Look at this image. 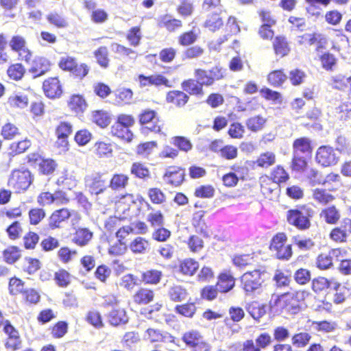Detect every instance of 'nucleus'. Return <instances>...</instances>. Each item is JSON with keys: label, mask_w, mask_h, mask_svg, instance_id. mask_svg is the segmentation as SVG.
Here are the masks:
<instances>
[{"label": "nucleus", "mask_w": 351, "mask_h": 351, "mask_svg": "<svg viewBox=\"0 0 351 351\" xmlns=\"http://www.w3.org/2000/svg\"><path fill=\"white\" fill-rule=\"evenodd\" d=\"M308 295L306 291L285 293L280 295L272 296L269 302V308L279 307L285 309L292 315L297 314L301 310L300 302Z\"/></svg>", "instance_id": "f257e3e1"}, {"label": "nucleus", "mask_w": 351, "mask_h": 351, "mask_svg": "<svg viewBox=\"0 0 351 351\" xmlns=\"http://www.w3.org/2000/svg\"><path fill=\"white\" fill-rule=\"evenodd\" d=\"M266 271L261 269L244 273L240 278L241 287L247 295L260 294L263 291Z\"/></svg>", "instance_id": "f03ea898"}, {"label": "nucleus", "mask_w": 351, "mask_h": 351, "mask_svg": "<svg viewBox=\"0 0 351 351\" xmlns=\"http://www.w3.org/2000/svg\"><path fill=\"white\" fill-rule=\"evenodd\" d=\"M314 210L306 206L298 208L290 209L287 213V220L291 225L298 229L305 230L311 226V218L314 215Z\"/></svg>", "instance_id": "7ed1b4c3"}, {"label": "nucleus", "mask_w": 351, "mask_h": 351, "mask_svg": "<svg viewBox=\"0 0 351 351\" xmlns=\"http://www.w3.org/2000/svg\"><path fill=\"white\" fill-rule=\"evenodd\" d=\"M34 180L31 172L26 169H14L8 178V186L15 193L26 191Z\"/></svg>", "instance_id": "20e7f679"}, {"label": "nucleus", "mask_w": 351, "mask_h": 351, "mask_svg": "<svg viewBox=\"0 0 351 351\" xmlns=\"http://www.w3.org/2000/svg\"><path fill=\"white\" fill-rule=\"evenodd\" d=\"M10 50L17 54L18 60L29 64L33 58V51L29 48L26 38L21 34H14L9 41Z\"/></svg>", "instance_id": "39448f33"}, {"label": "nucleus", "mask_w": 351, "mask_h": 351, "mask_svg": "<svg viewBox=\"0 0 351 351\" xmlns=\"http://www.w3.org/2000/svg\"><path fill=\"white\" fill-rule=\"evenodd\" d=\"M195 78L204 86H211L216 81L221 80L225 77L224 70L219 66H214L209 70L197 68L193 73Z\"/></svg>", "instance_id": "423d86ee"}, {"label": "nucleus", "mask_w": 351, "mask_h": 351, "mask_svg": "<svg viewBox=\"0 0 351 351\" xmlns=\"http://www.w3.org/2000/svg\"><path fill=\"white\" fill-rule=\"evenodd\" d=\"M138 123L149 132L160 133L162 132L161 121L156 110L145 108L138 115Z\"/></svg>", "instance_id": "0eeeda50"}, {"label": "nucleus", "mask_w": 351, "mask_h": 351, "mask_svg": "<svg viewBox=\"0 0 351 351\" xmlns=\"http://www.w3.org/2000/svg\"><path fill=\"white\" fill-rule=\"evenodd\" d=\"M42 89L45 95L51 99L60 98L64 93L63 86L58 76L45 79L43 82Z\"/></svg>", "instance_id": "6e6552de"}, {"label": "nucleus", "mask_w": 351, "mask_h": 351, "mask_svg": "<svg viewBox=\"0 0 351 351\" xmlns=\"http://www.w3.org/2000/svg\"><path fill=\"white\" fill-rule=\"evenodd\" d=\"M137 81L139 86L141 88L149 86H165L167 88L172 87L171 82L162 73H156L149 75L139 74L137 77Z\"/></svg>", "instance_id": "1a4fd4ad"}, {"label": "nucleus", "mask_w": 351, "mask_h": 351, "mask_svg": "<svg viewBox=\"0 0 351 351\" xmlns=\"http://www.w3.org/2000/svg\"><path fill=\"white\" fill-rule=\"evenodd\" d=\"M298 43L304 47L316 45L315 51L319 53L326 48L327 41L322 34L313 32L305 33L298 36Z\"/></svg>", "instance_id": "9d476101"}, {"label": "nucleus", "mask_w": 351, "mask_h": 351, "mask_svg": "<svg viewBox=\"0 0 351 351\" xmlns=\"http://www.w3.org/2000/svg\"><path fill=\"white\" fill-rule=\"evenodd\" d=\"M69 110L75 116H82L86 111L88 104L85 96L80 93H73L66 100Z\"/></svg>", "instance_id": "9b49d317"}, {"label": "nucleus", "mask_w": 351, "mask_h": 351, "mask_svg": "<svg viewBox=\"0 0 351 351\" xmlns=\"http://www.w3.org/2000/svg\"><path fill=\"white\" fill-rule=\"evenodd\" d=\"M73 132V125L67 121H62L58 123L55 128V134L57 138L58 147H62L63 151L68 149V138Z\"/></svg>", "instance_id": "f8f14e48"}, {"label": "nucleus", "mask_w": 351, "mask_h": 351, "mask_svg": "<svg viewBox=\"0 0 351 351\" xmlns=\"http://www.w3.org/2000/svg\"><path fill=\"white\" fill-rule=\"evenodd\" d=\"M32 61L29 72L34 77L43 76L51 70V62L45 56H37Z\"/></svg>", "instance_id": "ddd939ff"}, {"label": "nucleus", "mask_w": 351, "mask_h": 351, "mask_svg": "<svg viewBox=\"0 0 351 351\" xmlns=\"http://www.w3.org/2000/svg\"><path fill=\"white\" fill-rule=\"evenodd\" d=\"M156 21L158 27L163 28L170 33L176 32L183 27L182 21L180 19L173 17L170 14H165L159 16Z\"/></svg>", "instance_id": "4468645a"}, {"label": "nucleus", "mask_w": 351, "mask_h": 351, "mask_svg": "<svg viewBox=\"0 0 351 351\" xmlns=\"http://www.w3.org/2000/svg\"><path fill=\"white\" fill-rule=\"evenodd\" d=\"M85 185L91 194L99 195L106 189V181L99 173L92 174L84 178Z\"/></svg>", "instance_id": "2eb2a0df"}, {"label": "nucleus", "mask_w": 351, "mask_h": 351, "mask_svg": "<svg viewBox=\"0 0 351 351\" xmlns=\"http://www.w3.org/2000/svg\"><path fill=\"white\" fill-rule=\"evenodd\" d=\"M165 101L167 104L181 108L186 106L189 101V95L183 90H169L165 95Z\"/></svg>", "instance_id": "dca6fc26"}, {"label": "nucleus", "mask_w": 351, "mask_h": 351, "mask_svg": "<svg viewBox=\"0 0 351 351\" xmlns=\"http://www.w3.org/2000/svg\"><path fill=\"white\" fill-rule=\"evenodd\" d=\"M272 47L275 55L280 58L287 56L291 51L287 38L284 35H278L274 38Z\"/></svg>", "instance_id": "f3484780"}, {"label": "nucleus", "mask_w": 351, "mask_h": 351, "mask_svg": "<svg viewBox=\"0 0 351 351\" xmlns=\"http://www.w3.org/2000/svg\"><path fill=\"white\" fill-rule=\"evenodd\" d=\"M184 176V169L176 167H170L164 175V180L172 185L179 186L182 183Z\"/></svg>", "instance_id": "a211bd4d"}, {"label": "nucleus", "mask_w": 351, "mask_h": 351, "mask_svg": "<svg viewBox=\"0 0 351 351\" xmlns=\"http://www.w3.org/2000/svg\"><path fill=\"white\" fill-rule=\"evenodd\" d=\"M108 320L110 325L113 326H119L125 325L128 322L129 317L126 311L123 308H112L108 314Z\"/></svg>", "instance_id": "6ab92c4d"}, {"label": "nucleus", "mask_w": 351, "mask_h": 351, "mask_svg": "<svg viewBox=\"0 0 351 351\" xmlns=\"http://www.w3.org/2000/svg\"><path fill=\"white\" fill-rule=\"evenodd\" d=\"M181 87L184 91L190 95L201 97L204 95L203 87L195 78H189L183 80L181 83Z\"/></svg>", "instance_id": "aec40b11"}, {"label": "nucleus", "mask_w": 351, "mask_h": 351, "mask_svg": "<svg viewBox=\"0 0 351 351\" xmlns=\"http://www.w3.org/2000/svg\"><path fill=\"white\" fill-rule=\"evenodd\" d=\"M221 12L222 10H219L208 14L204 22V27L212 32L219 29L223 25V19L221 16Z\"/></svg>", "instance_id": "412c9836"}, {"label": "nucleus", "mask_w": 351, "mask_h": 351, "mask_svg": "<svg viewBox=\"0 0 351 351\" xmlns=\"http://www.w3.org/2000/svg\"><path fill=\"white\" fill-rule=\"evenodd\" d=\"M235 286V278L230 274L221 273L216 285L220 293H228Z\"/></svg>", "instance_id": "4be33fe9"}, {"label": "nucleus", "mask_w": 351, "mask_h": 351, "mask_svg": "<svg viewBox=\"0 0 351 351\" xmlns=\"http://www.w3.org/2000/svg\"><path fill=\"white\" fill-rule=\"evenodd\" d=\"M341 254L339 249H333L328 254L322 253L317 258V267L320 269H327L332 265V257H338Z\"/></svg>", "instance_id": "5701e85b"}, {"label": "nucleus", "mask_w": 351, "mask_h": 351, "mask_svg": "<svg viewBox=\"0 0 351 351\" xmlns=\"http://www.w3.org/2000/svg\"><path fill=\"white\" fill-rule=\"evenodd\" d=\"M287 75L283 69L270 71L267 76L269 84L273 87H280L287 81Z\"/></svg>", "instance_id": "b1692460"}, {"label": "nucleus", "mask_w": 351, "mask_h": 351, "mask_svg": "<svg viewBox=\"0 0 351 351\" xmlns=\"http://www.w3.org/2000/svg\"><path fill=\"white\" fill-rule=\"evenodd\" d=\"M111 134L127 142H131L134 138V134L128 128H125L117 121H114L110 128Z\"/></svg>", "instance_id": "393cba45"}, {"label": "nucleus", "mask_w": 351, "mask_h": 351, "mask_svg": "<svg viewBox=\"0 0 351 351\" xmlns=\"http://www.w3.org/2000/svg\"><path fill=\"white\" fill-rule=\"evenodd\" d=\"M71 213L67 208H61L55 210L51 217L49 218V226L51 229L53 230L59 227V224L69 219Z\"/></svg>", "instance_id": "a878e982"}, {"label": "nucleus", "mask_w": 351, "mask_h": 351, "mask_svg": "<svg viewBox=\"0 0 351 351\" xmlns=\"http://www.w3.org/2000/svg\"><path fill=\"white\" fill-rule=\"evenodd\" d=\"M97 154H111L117 151V145L108 138H102L97 141L94 145Z\"/></svg>", "instance_id": "bb28decb"}, {"label": "nucleus", "mask_w": 351, "mask_h": 351, "mask_svg": "<svg viewBox=\"0 0 351 351\" xmlns=\"http://www.w3.org/2000/svg\"><path fill=\"white\" fill-rule=\"evenodd\" d=\"M245 308L254 319L259 321L260 318L266 314L267 306L261 304L257 301H253L248 304Z\"/></svg>", "instance_id": "cd10ccee"}, {"label": "nucleus", "mask_w": 351, "mask_h": 351, "mask_svg": "<svg viewBox=\"0 0 351 351\" xmlns=\"http://www.w3.org/2000/svg\"><path fill=\"white\" fill-rule=\"evenodd\" d=\"M293 148L295 153L311 154L313 146L311 139L304 136L296 138L293 141Z\"/></svg>", "instance_id": "c85d7f7f"}, {"label": "nucleus", "mask_w": 351, "mask_h": 351, "mask_svg": "<svg viewBox=\"0 0 351 351\" xmlns=\"http://www.w3.org/2000/svg\"><path fill=\"white\" fill-rule=\"evenodd\" d=\"M47 22L58 29L66 28L69 26L67 18L61 13L52 12L46 16Z\"/></svg>", "instance_id": "c756f323"}, {"label": "nucleus", "mask_w": 351, "mask_h": 351, "mask_svg": "<svg viewBox=\"0 0 351 351\" xmlns=\"http://www.w3.org/2000/svg\"><path fill=\"white\" fill-rule=\"evenodd\" d=\"M93 56L100 67L107 69L109 66L110 60L108 49L106 46L99 47L93 51Z\"/></svg>", "instance_id": "7c9ffc66"}, {"label": "nucleus", "mask_w": 351, "mask_h": 351, "mask_svg": "<svg viewBox=\"0 0 351 351\" xmlns=\"http://www.w3.org/2000/svg\"><path fill=\"white\" fill-rule=\"evenodd\" d=\"M28 97L23 94H13L8 97L7 103L10 108L23 109L28 105Z\"/></svg>", "instance_id": "2f4dec72"}, {"label": "nucleus", "mask_w": 351, "mask_h": 351, "mask_svg": "<svg viewBox=\"0 0 351 351\" xmlns=\"http://www.w3.org/2000/svg\"><path fill=\"white\" fill-rule=\"evenodd\" d=\"M275 155H260L256 160L247 161L249 167L255 169L257 167L268 168L275 163Z\"/></svg>", "instance_id": "473e14b6"}, {"label": "nucleus", "mask_w": 351, "mask_h": 351, "mask_svg": "<svg viewBox=\"0 0 351 351\" xmlns=\"http://www.w3.org/2000/svg\"><path fill=\"white\" fill-rule=\"evenodd\" d=\"M134 93L130 88H121L114 95V101L118 106L129 105L132 103Z\"/></svg>", "instance_id": "72a5a7b5"}, {"label": "nucleus", "mask_w": 351, "mask_h": 351, "mask_svg": "<svg viewBox=\"0 0 351 351\" xmlns=\"http://www.w3.org/2000/svg\"><path fill=\"white\" fill-rule=\"evenodd\" d=\"M6 73L10 80L19 81L25 73V68L21 63H14L8 67Z\"/></svg>", "instance_id": "f704fd0d"}, {"label": "nucleus", "mask_w": 351, "mask_h": 351, "mask_svg": "<svg viewBox=\"0 0 351 351\" xmlns=\"http://www.w3.org/2000/svg\"><path fill=\"white\" fill-rule=\"evenodd\" d=\"M125 37L130 46H138L141 44V39L143 38L141 26H134L130 28Z\"/></svg>", "instance_id": "c9c22d12"}, {"label": "nucleus", "mask_w": 351, "mask_h": 351, "mask_svg": "<svg viewBox=\"0 0 351 351\" xmlns=\"http://www.w3.org/2000/svg\"><path fill=\"white\" fill-rule=\"evenodd\" d=\"M266 121L265 118L258 114L248 118L246 120L245 125L250 131L256 132L264 128Z\"/></svg>", "instance_id": "e433bc0d"}, {"label": "nucleus", "mask_w": 351, "mask_h": 351, "mask_svg": "<svg viewBox=\"0 0 351 351\" xmlns=\"http://www.w3.org/2000/svg\"><path fill=\"white\" fill-rule=\"evenodd\" d=\"M332 287L331 291H335L333 296L334 303L337 304L343 303L349 293V290L345 286L341 285L337 282L332 283Z\"/></svg>", "instance_id": "4c0bfd02"}, {"label": "nucleus", "mask_w": 351, "mask_h": 351, "mask_svg": "<svg viewBox=\"0 0 351 351\" xmlns=\"http://www.w3.org/2000/svg\"><path fill=\"white\" fill-rule=\"evenodd\" d=\"M93 237V233L87 228L78 229L73 238V241L80 246H85Z\"/></svg>", "instance_id": "58836bf2"}, {"label": "nucleus", "mask_w": 351, "mask_h": 351, "mask_svg": "<svg viewBox=\"0 0 351 351\" xmlns=\"http://www.w3.org/2000/svg\"><path fill=\"white\" fill-rule=\"evenodd\" d=\"M90 71V66L85 62H78L75 64L70 75L76 80H82L88 76Z\"/></svg>", "instance_id": "ea45409f"}, {"label": "nucleus", "mask_w": 351, "mask_h": 351, "mask_svg": "<svg viewBox=\"0 0 351 351\" xmlns=\"http://www.w3.org/2000/svg\"><path fill=\"white\" fill-rule=\"evenodd\" d=\"M171 143L179 151L183 152H189L193 148L191 141L188 138L183 136H175L172 137Z\"/></svg>", "instance_id": "a19ab883"}, {"label": "nucleus", "mask_w": 351, "mask_h": 351, "mask_svg": "<svg viewBox=\"0 0 351 351\" xmlns=\"http://www.w3.org/2000/svg\"><path fill=\"white\" fill-rule=\"evenodd\" d=\"M210 149L214 152H220L221 154H237V147L232 145H223V141L215 139L210 144Z\"/></svg>", "instance_id": "79ce46f5"}, {"label": "nucleus", "mask_w": 351, "mask_h": 351, "mask_svg": "<svg viewBox=\"0 0 351 351\" xmlns=\"http://www.w3.org/2000/svg\"><path fill=\"white\" fill-rule=\"evenodd\" d=\"M241 31L240 27L237 23V19L234 16H230L228 19L225 32L226 34L223 36L219 43L224 42L228 40V36L236 35Z\"/></svg>", "instance_id": "37998d69"}, {"label": "nucleus", "mask_w": 351, "mask_h": 351, "mask_svg": "<svg viewBox=\"0 0 351 351\" xmlns=\"http://www.w3.org/2000/svg\"><path fill=\"white\" fill-rule=\"evenodd\" d=\"M93 121L99 127L106 128L110 123V117L108 112L103 110H95L92 112Z\"/></svg>", "instance_id": "c03bdc74"}, {"label": "nucleus", "mask_w": 351, "mask_h": 351, "mask_svg": "<svg viewBox=\"0 0 351 351\" xmlns=\"http://www.w3.org/2000/svg\"><path fill=\"white\" fill-rule=\"evenodd\" d=\"M319 60L322 67L326 71H332L337 64L335 55L329 51L322 53L319 56Z\"/></svg>", "instance_id": "a18cd8bd"}, {"label": "nucleus", "mask_w": 351, "mask_h": 351, "mask_svg": "<svg viewBox=\"0 0 351 351\" xmlns=\"http://www.w3.org/2000/svg\"><path fill=\"white\" fill-rule=\"evenodd\" d=\"M336 281L329 280L324 277H318L312 281V289L316 292L319 293L324 289H329L331 291L332 287V284L335 283Z\"/></svg>", "instance_id": "49530a36"}, {"label": "nucleus", "mask_w": 351, "mask_h": 351, "mask_svg": "<svg viewBox=\"0 0 351 351\" xmlns=\"http://www.w3.org/2000/svg\"><path fill=\"white\" fill-rule=\"evenodd\" d=\"M199 267V263L193 259L184 260L180 265V271L184 275L193 276Z\"/></svg>", "instance_id": "de8ad7c7"}, {"label": "nucleus", "mask_w": 351, "mask_h": 351, "mask_svg": "<svg viewBox=\"0 0 351 351\" xmlns=\"http://www.w3.org/2000/svg\"><path fill=\"white\" fill-rule=\"evenodd\" d=\"M179 4L176 7V12L183 18L192 15L194 11L191 0H178Z\"/></svg>", "instance_id": "09e8293b"}, {"label": "nucleus", "mask_w": 351, "mask_h": 351, "mask_svg": "<svg viewBox=\"0 0 351 351\" xmlns=\"http://www.w3.org/2000/svg\"><path fill=\"white\" fill-rule=\"evenodd\" d=\"M153 291L147 289H141L134 295V302L139 304H147L154 299Z\"/></svg>", "instance_id": "8fccbe9b"}, {"label": "nucleus", "mask_w": 351, "mask_h": 351, "mask_svg": "<svg viewBox=\"0 0 351 351\" xmlns=\"http://www.w3.org/2000/svg\"><path fill=\"white\" fill-rule=\"evenodd\" d=\"M18 134H19V128L11 122H7L1 127V135L5 140L13 139Z\"/></svg>", "instance_id": "3c124183"}, {"label": "nucleus", "mask_w": 351, "mask_h": 351, "mask_svg": "<svg viewBox=\"0 0 351 351\" xmlns=\"http://www.w3.org/2000/svg\"><path fill=\"white\" fill-rule=\"evenodd\" d=\"M168 295L172 301L181 302L186 298L187 292L182 287L176 285L169 289Z\"/></svg>", "instance_id": "603ef678"}, {"label": "nucleus", "mask_w": 351, "mask_h": 351, "mask_svg": "<svg viewBox=\"0 0 351 351\" xmlns=\"http://www.w3.org/2000/svg\"><path fill=\"white\" fill-rule=\"evenodd\" d=\"M77 59L73 56H66L61 57L58 61V67L63 71L71 73Z\"/></svg>", "instance_id": "864d4df0"}, {"label": "nucleus", "mask_w": 351, "mask_h": 351, "mask_svg": "<svg viewBox=\"0 0 351 351\" xmlns=\"http://www.w3.org/2000/svg\"><path fill=\"white\" fill-rule=\"evenodd\" d=\"M306 77V73L298 68L292 69L289 73V79L291 84L294 86L301 85Z\"/></svg>", "instance_id": "5fc2aeb1"}, {"label": "nucleus", "mask_w": 351, "mask_h": 351, "mask_svg": "<svg viewBox=\"0 0 351 351\" xmlns=\"http://www.w3.org/2000/svg\"><path fill=\"white\" fill-rule=\"evenodd\" d=\"M197 39V35L195 31L189 30L184 32L178 37V42L180 46L186 47L193 44Z\"/></svg>", "instance_id": "6e6d98bb"}, {"label": "nucleus", "mask_w": 351, "mask_h": 351, "mask_svg": "<svg viewBox=\"0 0 351 351\" xmlns=\"http://www.w3.org/2000/svg\"><path fill=\"white\" fill-rule=\"evenodd\" d=\"M202 336L197 330H190L183 334L182 340L189 348H193L197 346L198 341L201 340Z\"/></svg>", "instance_id": "4d7b16f0"}, {"label": "nucleus", "mask_w": 351, "mask_h": 351, "mask_svg": "<svg viewBox=\"0 0 351 351\" xmlns=\"http://www.w3.org/2000/svg\"><path fill=\"white\" fill-rule=\"evenodd\" d=\"M158 56L162 62L171 63L176 58L177 50L172 47H165L159 51Z\"/></svg>", "instance_id": "13d9d810"}, {"label": "nucleus", "mask_w": 351, "mask_h": 351, "mask_svg": "<svg viewBox=\"0 0 351 351\" xmlns=\"http://www.w3.org/2000/svg\"><path fill=\"white\" fill-rule=\"evenodd\" d=\"M311 335L305 332L295 334L292 338V344L297 348H304L308 344Z\"/></svg>", "instance_id": "bf43d9fd"}, {"label": "nucleus", "mask_w": 351, "mask_h": 351, "mask_svg": "<svg viewBox=\"0 0 351 351\" xmlns=\"http://www.w3.org/2000/svg\"><path fill=\"white\" fill-rule=\"evenodd\" d=\"M259 93L261 96L267 101H271L273 103H280L282 101V95L280 93L273 90L269 88H262Z\"/></svg>", "instance_id": "052dcab7"}, {"label": "nucleus", "mask_w": 351, "mask_h": 351, "mask_svg": "<svg viewBox=\"0 0 351 351\" xmlns=\"http://www.w3.org/2000/svg\"><path fill=\"white\" fill-rule=\"evenodd\" d=\"M162 277V272L155 269L148 270L142 274V280L146 284H158Z\"/></svg>", "instance_id": "680f3d73"}, {"label": "nucleus", "mask_w": 351, "mask_h": 351, "mask_svg": "<svg viewBox=\"0 0 351 351\" xmlns=\"http://www.w3.org/2000/svg\"><path fill=\"white\" fill-rule=\"evenodd\" d=\"M245 130L242 123L232 122L228 130V134L232 138L241 139L243 137Z\"/></svg>", "instance_id": "e2e57ef3"}, {"label": "nucleus", "mask_w": 351, "mask_h": 351, "mask_svg": "<svg viewBox=\"0 0 351 351\" xmlns=\"http://www.w3.org/2000/svg\"><path fill=\"white\" fill-rule=\"evenodd\" d=\"M306 177L311 186H314L317 184H324L326 180L322 174L315 169H311L306 172Z\"/></svg>", "instance_id": "0e129e2a"}, {"label": "nucleus", "mask_w": 351, "mask_h": 351, "mask_svg": "<svg viewBox=\"0 0 351 351\" xmlns=\"http://www.w3.org/2000/svg\"><path fill=\"white\" fill-rule=\"evenodd\" d=\"M149 243L145 239L142 237H136L130 244V250L136 254L144 253Z\"/></svg>", "instance_id": "69168bd1"}, {"label": "nucleus", "mask_w": 351, "mask_h": 351, "mask_svg": "<svg viewBox=\"0 0 351 351\" xmlns=\"http://www.w3.org/2000/svg\"><path fill=\"white\" fill-rule=\"evenodd\" d=\"M93 89L94 93L101 99H106L112 93L110 86L104 82L95 83Z\"/></svg>", "instance_id": "338daca9"}, {"label": "nucleus", "mask_w": 351, "mask_h": 351, "mask_svg": "<svg viewBox=\"0 0 351 351\" xmlns=\"http://www.w3.org/2000/svg\"><path fill=\"white\" fill-rule=\"evenodd\" d=\"M307 166L308 161L305 157L302 155H293L291 162L293 171L302 172L306 169Z\"/></svg>", "instance_id": "774afa93"}]
</instances>
